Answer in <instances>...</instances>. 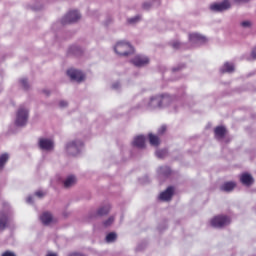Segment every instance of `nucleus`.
Masks as SVG:
<instances>
[{
	"label": "nucleus",
	"mask_w": 256,
	"mask_h": 256,
	"mask_svg": "<svg viewBox=\"0 0 256 256\" xmlns=\"http://www.w3.org/2000/svg\"><path fill=\"white\" fill-rule=\"evenodd\" d=\"M27 121H29V108L25 105H21L16 111L15 126L25 127Z\"/></svg>",
	"instance_id": "obj_1"
},
{
	"label": "nucleus",
	"mask_w": 256,
	"mask_h": 256,
	"mask_svg": "<svg viewBox=\"0 0 256 256\" xmlns=\"http://www.w3.org/2000/svg\"><path fill=\"white\" fill-rule=\"evenodd\" d=\"M114 51L120 57H129L135 53V48L129 42L120 41L115 45Z\"/></svg>",
	"instance_id": "obj_2"
},
{
	"label": "nucleus",
	"mask_w": 256,
	"mask_h": 256,
	"mask_svg": "<svg viewBox=\"0 0 256 256\" xmlns=\"http://www.w3.org/2000/svg\"><path fill=\"white\" fill-rule=\"evenodd\" d=\"M81 149H83V142L81 140H74L66 144V153L68 155H79L81 153Z\"/></svg>",
	"instance_id": "obj_3"
},
{
	"label": "nucleus",
	"mask_w": 256,
	"mask_h": 256,
	"mask_svg": "<svg viewBox=\"0 0 256 256\" xmlns=\"http://www.w3.org/2000/svg\"><path fill=\"white\" fill-rule=\"evenodd\" d=\"M229 223H231V218H229L228 216H225V215L215 216L211 220V225L215 229H222V227H227V225H229Z\"/></svg>",
	"instance_id": "obj_4"
},
{
	"label": "nucleus",
	"mask_w": 256,
	"mask_h": 256,
	"mask_svg": "<svg viewBox=\"0 0 256 256\" xmlns=\"http://www.w3.org/2000/svg\"><path fill=\"white\" fill-rule=\"evenodd\" d=\"M81 19V14L77 10L69 11L62 19V25H69L71 23H77Z\"/></svg>",
	"instance_id": "obj_5"
},
{
	"label": "nucleus",
	"mask_w": 256,
	"mask_h": 256,
	"mask_svg": "<svg viewBox=\"0 0 256 256\" xmlns=\"http://www.w3.org/2000/svg\"><path fill=\"white\" fill-rule=\"evenodd\" d=\"M38 147L41 151L51 152L55 149V142L49 138H39Z\"/></svg>",
	"instance_id": "obj_6"
},
{
	"label": "nucleus",
	"mask_w": 256,
	"mask_h": 256,
	"mask_svg": "<svg viewBox=\"0 0 256 256\" xmlns=\"http://www.w3.org/2000/svg\"><path fill=\"white\" fill-rule=\"evenodd\" d=\"M143 107L146 109H159L161 107V96H152L149 100H144Z\"/></svg>",
	"instance_id": "obj_7"
},
{
	"label": "nucleus",
	"mask_w": 256,
	"mask_h": 256,
	"mask_svg": "<svg viewBox=\"0 0 256 256\" xmlns=\"http://www.w3.org/2000/svg\"><path fill=\"white\" fill-rule=\"evenodd\" d=\"M211 11H215L216 13H221L223 11H227V9H231V3L229 0H224L220 3H214L210 5Z\"/></svg>",
	"instance_id": "obj_8"
},
{
	"label": "nucleus",
	"mask_w": 256,
	"mask_h": 256,
	"mask_svg": "<svg viewBox=\"0 0 256 256\" xmlns=\"http://www.w3.org/2000/svg\"><path fill=\"white\" fill-rule=\"evenodd\" d=\"M131 63L134 67H147V65H149V57L136 55L133 59H131Z\"/></svg>",
	"instance_id": "obj_9"
},
{
	"label": "nucleus",
	"mask_w": 256,
	"mask_h": 256,
	"mask_svg": "<svg viewBox=\"0 0 256 256\" xmlns=\"http://www.w3.org/2000/svg\"><path fill=\"white\" fill-rule=\"evenodd\" d=\"M189 41L192 45H203L207 43V38L199 33L189 34Z\"/></svg>",
	"instance_id": "obj_10"
},
{
	"label": "nucleus",
	"mask_w": 256,
	"mask_h": 256,
	"mask_svg": "<svg viewBox=\"0 0 256 256\" xmlns=\"http://www.w3.org/2000/svg\"><path fill=\"white\" fill-rule=\"evenodd\" d=\"M67 75H68V77H70V79L72 81H77V83H81V81H83V79H85V75L83 74V72H81L77 69L68 70Z\"/></svg>",
	"instance_id": "obj_11"
},
{
	"label": "nucleus",
	"mask_w": 256,
	"mask_h": 256,
	"mask_svg": "<svg viewBox=\"0 0 256 256\" xmlns=\"http://www.w3.org/2000/svg\"><path fill=\"white\" fill-rule=\"evenodd\" d=\"M174 191L175 190L172 186L168 187L164 192L160 193V201H171Z\"/></svg>",
	"instance_id": "obj_12"
},
{
	"label": "nucleus",
	"mask_w": 256,
	"mask_h": 256,
	"mask_svg": "<svg viewBox=\"0 0 256 256\" xmlns=\"http://www.w3.org/2000/svg\"><path fill=\"white\" fill-rule=\"evenodd\" d=\"M40 221L43 225H51V223H55V218H53V214L51 212H44L40 216Z\"/></svg>",
	"instance_id": "obj_13"
},
{
	"label": "nucleus",
	"mask_w": 256,
	"mask_h": 256,
	"mask_svg": "<svg viewBox=\"0 0 256 256\" xmlns=\"http://www.w3.org/2000/svg\"><path fill=\"white\" fill-rule=\"evenodd\" d=\"M240 181L243 185L249 187L253 185V176H251L249 173H244L240 176Z\"/></svg>",
	"instance_id": "obj_14"
},
{
	"label": "nucleus",
	"mask_w": 256,
	"mask_h": 256,
	"mask_svg": "<svg viewBox=\"0 0 256 256\" xmlns=\"http://www.w3.org/2000/svg\"><path fill=\"white\" fill-rule=\"evenodd\" d=\"M111 211V206L106 205L100 207L96 213H94L93 217H103L105 215H108V213Z\"/></svg>",
	"instance_id": "obj_15"
},
{
	"label": "nucleus",
	"mask_w": 256,
	"mask_h": 256,
	"mask_svg": "<svg viewBox=\"0 0 256 256\" xmlns=\"http://www.w3.org/2000/svg\"><path fill=\"white\" fill-rule=\"evenodd\" d=\"M214 133H215V138L218 140H221L223 139V137H225L227 133V129H225V127L223 126H218L215 128Z\"/></svg>",
	"instance_id": "obj_16"
},
{
	"label": "nucleus",
	"mask_w": 256,
	"mask_h": 256,
	"mask_svg": "<svg viewBox=\"0 0 256 256\" xmlns=\"http://www.w3.org/2000/svg\"><path fill=\"white\" fill-rule=\"evenodd\" d=\"M134 147H138V149H143L145 147V136L140 135L134 138L133 141Z\"/></svg>",
	"instance_id": "obj_17"
},
{
	"label": "nucleus",
	"mask_w": 256,
	"mask_h": 256,
	"mask_svg": "<svg viewBox=\"0 0 256 256\" xmlns=\"http://www.w3.org/2000/svg\"><path fill=\"white\" fill-rule=\"evenodd\" d=\"M171 101H173V97L169 94L160 95L161 107H167V105L171 104Z\"/></svg>",
	"instance_id": "obj_18"
},
{
	"label": "nucleus",
	"mask_w": 256,
	"mask_h": 256,
	"mask_svg": "<svg viewBox=\"0 0 256 256\" xmlns=\"http://www.w3.org/2000/svg\"><path fill=\"white\" fill-rule=\"evenodd\" d=\"M233 71H235V65L229 62L224 63V65L220 68L221 73H233Z\"/></svg>",
	"instance_id": "obj_19"
},
{
	"label": "nucleus",
	"mask_w": 256,
	"mask_h": 256,
	"mask_svg": "<svg viewBox=\"0 0 256 256\" xmlns=\"http://www.w3.org/2000/svg\"><path fill=\"white\" fill-rule=\"evenodd\" d=\"M161 0H152L143 3V9L149 10L151 7H159Z\"/></svg>",
	"instance_id": "obj_20"
},
{
	"label": "nucleus",
	"mask_w": 256,
	"mask_h": 256,
	"mask_svg": "<svg viewBox=\"0 0 256 256\" xmlns=\"http://www.w3.org/2000/svg\"><path fill=\"white\" fill-rule=\"evenodd\" d=\"M75 183H77V178H75L74 175H70L68 176L65 181H64V187L66 189H69V187H73V185H75Z\"/></svg>",
	"instance_id": "obj_21"
},
{
	"label": "nucleus",
	"mask_w": 256,
	"mask_h": 256,
	"mask_svg": "<svg viewBox=\"0 0 256 256\" xmlns=\"http://www.w3.org/2000/svg\"><path fill=\"white\" fill-rule=\"evenodd\" d=\"M237 184L235 182H225L221 187V191H226V193H230V191H233L235 189Z\"/></svg>",
	"instance_id": "obj_22"
},
{
	"label": "nucleus",
	"mask_w": 256,
	"mask_h": 256,
	"mask_svg": "<svg viewBox=\"0 0 256 256\" xmlns=\"http://www.w3.org/2000/svg\"><path fill=\"white\" fill-rule=\"evenodd\" d=\"M7 227V213L1 212L0 213V231H5Z\"/></svg>",
	"instance_id": "obj_23"
},
{
	"label": "nucleus",
	"mask_w": 256,
	"mask_h": 256,
	"mask_svg": "<svg viewBox=\"0 0 256 256\" xmlns=\"http://www.w3.org/2000/svg\"><path fill=\"white\" fill-rule=\"evenodd\" d=\"M158 173L164 177H169L171 175V168L169 166H162L158 169Z\"/></svg>",
	"instance_id": "obj_24"
},
{
	"label": "nucleus",
	"mask_w": 256,
	"mask_h": 256,
	"mask_svg": "<svg viewBox=\"0 0 256 256\" xmlns=\"http://www.w3.org/2000/svg\"><path fill=\"white\" fill-rule=\"evenodd\" d=\"M9 161V154L5 153L0 156V171H3V168L5 167V163Z\"/></svg>",
	"instance_id": "obj_25"
},
{
	"label": "nucleus",
	"mask_w": 256,
	"mask_h": 256,
	"mask_svg": "<svg viewBox=\"0 0 256 256\" xmlns=\"http://www.w3.org/2000/svg\"><path fill=\"white\" fill-rule=\"evenodd\" d=\"M68 53H70L71 55H81V53H83V51L81 50V48L79 46H71L68 50Z\"/></svg>",
	"instance_id": "obj_26"
},
{
	"label": "nucleus",
	"mask_w": 256,
	"mask_h": 256,
	"mask_svg": "<svg viewBox=\"0 0 256 256\" xmlns=\"http://www.w3.org/2000/svg\"><path fill=\"white\" fill-rule=\"evenodd\" d=\"M117 241V233L115 232H110L106 236V243H115Z\"/></svg>",
	"instance_id": "obj_27"
},
{
	"label": "nucleus",
	"mask_w": 256,
	"mask_h": 256,
	"mask_svg": "<svg viewBox=\"0 0 256 256\" xmlns=\"http://www.w3.org/2000/svg\"><path fill=\"white\" fill-rule=\"evenodd\" d=\"M148 137L151 145H153L154 147H157L159 145V137L153 134H149Z\"/></svg>",
	"instance_id": "obj_28"
},
{
	"label": "nucleus",
	"mask_w": 256,
	"mask_h": 256,
	"mask_svg": "<svg viewBox=\"0 0 256 256\" xmlns=\"http://www.w3.org/2000/svg\"><path fill=\"white\" fill-rule=\"evenodd\" d=\"M140 21H141V16H134L132 18L127 19V23H129V25H135V23H139Z\"/></svg>",
	"instance_id": "obj_29"
},
{
	"label": "nucleus",
	"mask_w": 256,
	"mask_h": 256,
	"mask_svg": "<svg viewBox=\"0 0 256 256\" xmlns=\"http://www.w3.org/2000/svg\"><path fill=\"white\" fill-rule=\"evenodd\" d=\"M166 156H167V149L156 151V157H158V159H163V157H166Z\"/></svg>",
	"instance_id": "obj_30"
},
{
	"label": "nucleus",
	"mask_w": 256,
	"mask_h": 256,
	"mask_svg": "<svg viewBox=\"0 0 256 256\" xmlns=\"http://www.w3.org/2000/svg\"><path fill=\"white\" fill-rule=\"evenodd\" d=\"M115 222V217L111 216L106 221L103 222L104 227H111Z\"/></svg>",
	"instance_id": "obj_31"
},
{
	"label": "nucleus",
	"mask_w": 256,
	"mask_h": 256,
	"mask_svg": "<svg viewBox=\"0 0 256 256\" xmlns=\"http://www.w3.org/2000/svg\"><path fill=\"white\" fill-rule=\"evenodd\" d=\"M20 85H21V87H23V89H25V91H27V89H29V82L27 81L26 78L20 79Z\"/></svg>",
	"instance_id": "obj_32"
},
{
	"label": "nucleus",
	"mask_w": 256,
	"mask_h": 256,
	"mask_svg": "<svg viewBox=\"0 0 256 256\" xmlns=\"http://www.w3.org/2000/svg\"><path fill=\"white\" fill-rule=\"evenodd\" d=\"M172 47L173 49H183V43L179 41H175L172 43Z\"/></svg>",
	"instance_id": "obj_33"
},
{
	"label": "nucleus",
	"mask_w": 256,
	"mask_h": 256,
	"mask_svg": "<svg viewBox=\"0 0 256 256\" xmlns=\"http://www.w3.org/2000/svg\"><path fill=\"white\" fill-rule=\"evenodd\" d=\"M241 27H243L244 29L251 28V21L246 20V21L241 22Z\"/></svg>",
	"instance_id": "obj_34"
},
{
	"label": "nucleus",
	"mask_w": 256,
	"mask_h": 256,
	"mask_svg": "<svg viewBox=\"0 0 256 256\" xmlns=\"http://www.w3.org/2000/svg\"><path fill=\"white\" fill-rule=\"evenodd\" d=\"M69 105V102H67L66 100H61L60 102H59V107L61 108V109H65V107H67Z\"/></svg>",
	"instance_id": "obj_35"
},
{
	"label": "nucleus",
	"mask_w": 256,
	"mask_h": 256,
	"mask_svg": "<svg viewBox=\"0 0 256 256\" xmlns=\"http://www.w3.org/2000/svg\"><path fill=\"white\" fill-rule=\"evenodd\" d=\"M112 89H114V91H119V89H121V83H119V82L113 83Z\"/></svg>",
	"instance_id": "obj_36"
},
{
	"label": "nucleus",
	"mask_w": 256,
	"mask_h": 256,
	"mask_svg": "<svg viewBox=\"0 0 256 256\" xmlns=\"http://www.w3.org/2000/svg\"><path fill=\"white\" fill-rule=\"evenodd\" d=\"M167 131V126H162L158 129V135H163Z\"/></svg>",
	"instance_id": "obj_37"
},
{
	"label": "nucleus",
	"mask_w": 256,
	"mask_h": 256,
	"mask_svg": "<svg viewBox=\"0 0 256 256\" xmlns=\"http://www.w3.org/2000/svg\"><path fill=\"white\" fill-rule=\"evenodd\" d=\"M1 256H17V255L15 254V252L5 251L4 253H2Z\"/></svg>",
	"instance_id": "obj_38"
},
{
	"label": "nucleus",
	"mask_w": 256,
	"mask_h": 256,
	"mask_svg": "<svg viewBox=\"0 0 256 256\" xmlns=\"http://www.w3.org/2000/svg\"><path fill=\"white\" fill-rule=\"evenodd\" d=\"M35 195L36 197H43L45 194L42 191H37Z\"/></svg>",
	"instance_id": "obj_39"
},
{
	"label": "nucleus",
	"mask_w": 256,
	"mask_h": 256,
	"mask_svg": "<svg viewBox=\"0 0 256 256\" xmlns=\"http://www.w3.org/2000/svg\"><path fill=\"white\" fill-rule=\"evenodd\" d=\"M26 202L31 204L33 203V197L32 196H29L27 199H26Z\"/></svg>",
	"instance_id": "obj_40"
},
{
	"label": "nucleus",
	"mask_w": 256,
	"mask_h": 256,
	"mask_svg": "<svg viewBox=\"0 0 256 256\" xmlns=\"http://www.w3.org/2000/svg\"><path fill=\"white\" fill-rule=\"evenodd\" d=\"M252 58L256 59V47L252 50Z\"/></svg>",
	"instance_id": "obj_41"
},
{
	"label": "nucleus",
	"mask_w": 256,
	"mask_h": 256,
	"mask_svg": "<svg viewBox=\"0 0 256 256\" xmlns=\"http://www.w3.org/2000/svg\"><path fill=\"white\" fill-rule=\"evenodd\" d=\"M249 0H234L235 3H247Z\"/></svg>",
	"instance_id": "obj_42"
},
{
	"label": "nucleus",
	"mask_w": 256,
	"mask_h": 256,
	"mask_svg": "<svg viewBox=\"0 0 256 256\" xmlns=\"http://www.w3.org/2000/svg\"><path fill=\"white\" fill-rule=\"evenodd\" d=\"M43 93L47 96L51 95V92L49 90H44Z\"/></svg>",
	"instance_id": "obj_43"
},
{
	"label": "nucleus",
	"mask_w": 256,
	"mask_h": 256,
	"mask_svg": "<svg viewBox=\"0 0 256 256\" xmlns=\"http://www.w3.org/2000/svg\"><path fill=\"white\" fill-rule=\"evenodd\" d=\"M181 69V67H174L173 69H172V71H179Z\"/></svg>",
	"instance_id": "obj_44"
},
{
	"label": "nucleus",
	"mask_w": 256,
	"mask_h": 256,
	"mask_svg": "<svg viewBox=\"0 0 256 256\" xmlns=\"http://www.w3.org/2000/svg\"><path fill=\"white\" fill-rule=\"evenodd\" d=\"M4 209L7 211V209H9V205L4 204Z\"/></svg>",
	"instance_id": "obj_45"
}]
</instances>
